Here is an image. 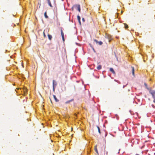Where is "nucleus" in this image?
I'll return each instance as SVG.
<instances>
[{"instance_id": "obj_13", "label": "nucleus", "mask_w": 155, "mask_h": 155, "mask_svg": "<svg viewBox=\"0 0 155 155\" xmlns=\"http://www.w3.org/2000/svg\"><path fill=\"white\" fill-rule=\"evenodd\" d=\"M101 68L102 66L101 65H99L97 67V68L98 70H100L101 69Z\"/></svg>"}, {"instance_id": "obj_18", "label": "nucleus", "mask_w": 155, "mask_h": 155, "mask_svg": "<svg viewBox=\"0 0 155 155\" xmlns=\"http://www.w3.org/2000/svg\"><path fill=\"white\" fill-rule=\"evenodd\" d=\"M45 61L46 62H48L49 61L48 59L46 57H45Z\"/></svg>"}, {"instance_id": "obj_5", "label": "nucleus", "mask_w": 155, "mask_h": 155, "mask_svg": "<svg viewBox=\"0 0 155 155\" xmlns=\"http://www.w3.org/2000/svg\"><path fill=\"white\" fill-rule=\"evenodd\" d=\"M77 19H78V21L79 22V23L80 24V25H81V21H80V20H81V18H80V16H79V15H78L77 16Z\"/></svg>"}, {"instance_id": "obj_28", "label": "nucleus", "mask_w": 155, "mask_h": 155, "mask_svg": "<svg viewBox=\"0 0 155 155\" xmlns=\"http://www.w3.org/2000/svg\"><path fill=\"white\" fill-rule=\"evenodd\" d=\"M135 155H139V154H136Z\"/></svg>"}, {"instance_id": "obj_4", "label": "nucleus", "mask_w": 155, "mask_h": 155, "mask_svg": "<svg viewBox=\"0 0 155 155\" xmlns=\"http://www.w3.org/2000/svg\"><path fill=\"white\" fill-rule=\"evenodd\" d=\"M149 92L150 94L152 95L153 97H155V91H150Z\"/></svg>"}, {"instance_id": "obj_25", "label": "nucleus", "mask_w": 155, "mask_h": 155, "mask_svg": "<svg viewBox=\"0 0 155 155\" xmlns=\"http://www.w3.org/2000/svg\"><path fill=\"white\" fill-rule=\"evenodd\" d=\"M153 98H154V101H153V102L155 103V97H153Z\"/></svg>"}, {"instance_id": "obj_19", "label": "nucleus", "mask_w": 155, "mask_h": 155, "mask_svg": "<svg viewBox=\"0 0 155 155\" xmlns=\"http://www.w3.org/2000/svg\"><path fill=\"white\" fill-rule=\"evenodd\" d=\"M124 25H125V28H126V29L128 27V26L127 25L125 24Z\"/></svg>"}, {"instance_id": "obj_24", "label": "nucleus", "mask_w": 155, "mask_h": 155, "mask_svg": "<svg viewBox=\"0 0 155 155\" xmlns=\"http://www.w3.org/2000/svg\"><path fill=\"white\" fill-rule=\"evenodd\" d=\"M92 48L93 50L95 52V50L94 49V48L93 47H92Z\"/></svg>"}, {"instance_id": "obj_1", "label": "nucleus", "mask_w": 155, "mask_h": 155, "mask_svg": "<svg viewBox=\"0 0 155 155\" xmlns=\"http://www.w3.org/2000/svg\"><path fill=\"white\" fill-rule=\"evenodd\" d=\"M61 35L62 39L63 41H64V34L63 32L62 29V28H61Z\"/></svg>"}, {"instance_id": "obj_10", "label": "nucleus", "mask_w": 155, "mask_h": 155, "mask_svg": "<svg viewBox=\"0 0 155 155\" xmlns=\"http://www.w3.org/2000/svg\"><path fill=\"white\" fill-rule=\"evenodd\" d=\"M53 97L56 102H57L59 101V100L57 99L55 95H53Z\"/></svg>"}, {"instance_id": "obj_9", "label": "nucleus", "mask_w": 155, "mask_h": 155, "mask_svg": "<svg viewBox=\"0 0 155 155\" xmlns=\"http://www.w3.org/2000/svg\"><path fill=\"white\" fill-rule=\"evenodd\" d=\"M110 71L111 72L113 73L114 74H115V72L112 68H110Z\"/></svg>"}, {"instance_id": "obj_15", "label": "nucleus", "mask_w": 155, "mask_h": 155, "mask_svg": "<svg viewBox=\"0 0 155 155\" xmlns=\"http://www.w3.org/2000/svg\"><path fill=\"white\" fill-rule=\"evenodd\" d=\"M44 15L45 18H48V16L47 15V12H45L44 13Z\"/></svg>"}, {"instance_id": "obj_12", "label": "nucleus", "mask_w": 155, "mask_h": 155, "mask_svg": "<svg viewBox=\"0 0 155 155\" xmlns=\"http://www.w3.org/2000/svg\"><path fill=\"white\" fill-rule=\"evenodd\" d=\"M48 36L49 39L50 40H51L52 38V36H51V35H49V34H48Z\"/></svg>"}, {"instance_id": "obj_23", "label": "nucleus", "mask_w": 155, "mask_h": 155, "mask_svg": "<svg viewBox=\"0 0 155 155\" xmlns=\"http://www.w3.org/2000/svg\"><path fill=\"white\" fill-rule=\"evenodd\" d=\"M82 21H83V22H84L85 21V20L84 19V18H82Z\"/></svg>"}, {"instance_id": "obj_11", "label": "nucleus", "mask_w": 155, "mask_h": 155, "mask_svg": "<svg viewBox=\"0 0 155 155\" xmlns=\"http://www.w3.org/2000/svg\"><path fill=\"white\" fill-rule=\"evenodd\" d=\"M74 101V99H71L69 101H66L65 102V103L66 104L69 103L70 102L72 101Z\"/></svg>"}, {"instance_id": "obj_22", "label": "nucleus", "mask_w": 155, "mask_h": 155, "mask_svg": "<svg viewBox=\"0 0 155 155\" xmlns=\"http://www.w3.org/2000/svg\"><path fill=\"white\" fill-rule=\"evenodd\" d=\"M79 8H78V9H77V10L79 12H81V8L80 7H79Z\"/></svg>"}, {"instance_id": "obj_8", "label": "nucleus", "mask_w": 155, "mask_h": 155, "mask_svg": "<svg viewBox=\"0 0 155 155\" xmlns=\"http://www.w3.org/2000/svg\"><path fill=\"white\" fill-rule=\"evenodd\" d=\"M48 5L51 7H52V6L51 4L50 0H47Z\"/></svg>"}, {"instance_id": "obj_7", "label": "nucleus", "mask_w": 155, "mask_h": 155, "mask_svg": "<svg viewBox=\"0 0 155 155\" xmlns=\"http://www.w3.org/2000/svg\"><path fill=\"white\" fill-rule=\"evenodd\" d=\"M131 68L132 69V74L133 75H134V67H131Z\"/></svg>"}, {"instance_id": "obj_6", "label": "nucleus", "mask_w": 155, "mask_h": 155, "mask_svg": "<svg viewBox=\"0 0 155 155\" xmlns=\"http://www.w3.org/2000/svg\"><path fill=\"white\" fill-rule=\"evenodd\" d=\"M94 150L96 152V153H97V155H99V153L97 149V145H96L95 146Z\"/></svg>"}, {"instance_id": "obj_21", "label": "nucleus", "mask_w": 155, "mask_h": 155, "mask_svg": "<svg viewBox=\"0 0 155 155\" xmlns=\"http://www.w3.org/2000/svg\"><path fill=\"white\" fill-rule=\"evenodd\" d=\"M94 41L96 42L97 44L98 42V41H97V40H96V39H94Z\"/></svg>"}, {"instance_id": "obj_17", "label": "nucleus", "mask_w": 155, "mask_h": 155, "mask_svg": "<svg viewBox=\"0 0 155 155\" xmlns=\"http://www.w3.org/2000/svg\"><path fill=\"white\" fill-rule=\"evenodd\" d=\"M105 149V147H104V149ZM104 155H107V154H108L107 151H106L105 150H104Z\"/></svg>"}, {"instance_id": "obj_3", "label": "nucleus", "mask_w": 155, "mask_h": 155, "mask_svg": "<svg viewBox=\"0 0 155 155\" xmlns=\"http://www.w3.org/2000/svg\"><path fill=\"white\" fill-rule=\"evenodd\" d=\"M79 7H80V6L79 5H74L72 8V9H73L74 8H75L77 10L79 8Z\"/></svg>"}, {"instance_id": "obj_27", "label": "nucleus", "mask_w": 155, "mask_h": 155, "mask_svg": "<svg viewBox=\"0 0 155 155\" xmlns=\"http://www.w3.org/2000/svg\"><path fill=\"white\" fill-rule=\"evenodd\" d=\"M100 147H101V146H101V145H100Z\"/></svg>"}, {"instance_id": "obj_2", "label": "nucleus", "mask_w": 155, "mask_h": 155, "mask_svg": "<svg viewBox=\"0 0 155 155\" xmlns=\"http://www.w3.org/2000/svg\"><path fill=\"white\" fill-rule=\"evenodd\" d=\"M52 82H53V90L54 91L55 87L57 85V83L56 81L54 80H53L52 81Z\"/></svg>"}, {"instance_id": "obj_20", "label": "nucleus", "mask_w": 155, "mask_h": 155, "mask_svg": "<svg viewBox=\"0 0 155 155\" xmlns=\"http://www.w3.org/2000/svg\"><path fill=\"white\" fill-rule=\"evenodd\" d=\"M43 35L44 38L46 37V35L45 33V30H44L43 32Z\"/></svg>"}, {"instance_id": "obj_14", "label": "nucleus", "mask_w": 155, "mask_h": 155, "mask_svg": "<svg viewBox=\"0 0 155 155\" xmlns=\"http://www.w3.org/2000/svg\"><path fill=\"white\" fill-rule=\"evenodd\" d=\"M97 128L98 129V132L100 134L101 133L100 128L98 126H97Z\"/></svg>"}, {"instance_id": "obj_16", "label": "nucleus", "mask_w": 155, "mask_h": 155, "mask_svg": "<svg viewBox=\"0 0 155 155\" xmlns=\"http://www.w3.org/2000/svg\"><path fill=\"white\" fill-rule=\"evenodd\" d=\"M103 42L101 41H98L97 44L99 45H101L102 44Z\"/></svg>"}, {"instance_id": "obj_26", "label": "nucleus", "mask_w": 155, "mask_h": 155, "mask_svg": "<svg viewBox=\"0 0 155 155\" xmlns=\"http://www.w3.org/2000/svg\"><path fill=\"white\" fill-rule=\"evenodd\" d=\"M50 101H51V103H52V101H51V99H50Z\"/></svg>"}]
</instances>
